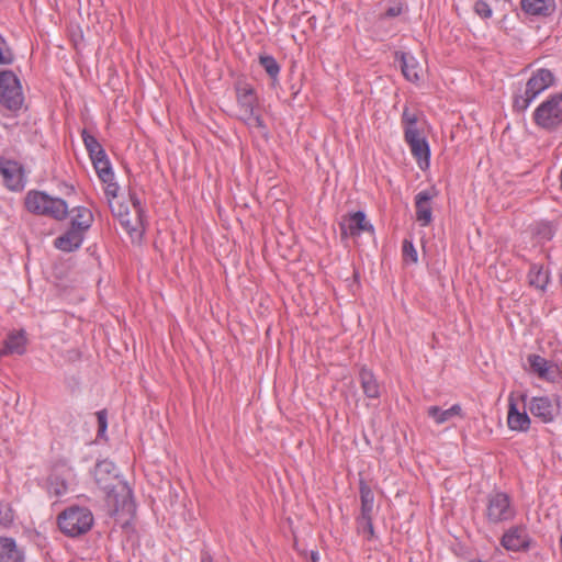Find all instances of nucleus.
<instances>
[{"label":"nucleus","instance_id":"ea45409f","mask_svg":"<svg viewBox=\"0 0 562 562\" xmlns=\"http://www.w3.org/2000/svg\"><path fill=\"white\" fill-rule=\"evenodd\" d=\"M131 196V201H132V204H133V211L137 214L140 215V217L143 218V215H144V211L140 206V201L139 199L135 195V194H130Z\"/></svg>","mask_w":562,"mask_h":562},{"label":"nucleus","instance_id":"2f4dec72","mask_svg":"<svg viewBox=\"0 0 562 562\" xmlns=\"http://www.w3.org/2000/svg\"><path fill=\"white\" fill-rule=\"evenodd\" d=\"M14 519L13 509L10 504L0 502V525L9 527Z\"/></svg>","mask_w":562,"mask_h":562},{"label":"nucleus","instance_id":"7ed1b4c3","mask_svg":"<svg viewBox=\"0 0 562 562\" xmlns=\"http://www.w3.org/2000/svg\"><path fill=\"white\" fill-rule=\"evenodd\" d=\"M26 209L36 214L47 215L55 220H64L68 214L67 203L43 192H30L25 199Z\"/></svg>","mask_w":562,"mask_h":562},{"label":"nucleus","instance_id":"f03ea898","mask_svg":"<svg viewBox=\"0 0 562 562\" xmlns=\"http://www.w3.org/2000/svg\"><path fill=\"white\" fill-rule=\"evenodd\" d=\"M57 524L65 536L75 538L90 531L94 517L89 508L72 505L57 516Z\"/></svg>","mask_w":562,"mask_h":562},{"label":"nucleus","instance_id":"0eeeda50","mask_svg":"<svg viewBox=\"0 0 562 562\" xmlns=\"http://www.w3.org/2000/svg\"><path fill=\"white\" fill-rule=\"evenodd\" d=\"M535 123L544 130H554L562 123V93L551 95L533 112Z\"/></svg>","mask_w":562,"mask_h":562},{"label":"nucleus","instance_id":"412c9836","mask_svg":"<svg viewBox=\"0 0 562 562\" xmlns=\"http://www.w3.org/2000/svg\"><path fill=\"white\" fill-rule=\"evenodd\" d=\"M26 338L24 331L11 333L4 341L2 353L7 355H23L26 350Z\"/></svg>","mask_w":562,"mask_h":562},{"label":"nucleus","instance_id":"a878e982","mask_svg":"<svg viewBox=\"0 0 562 562\" xmlns=\"http://www.w3.org/2000/svg\"><path fill=\"white\" fill-rule=\"evenodd\" d=\"M530 285L539 290H544L549 282V274L541 267L532 266L528 273Z\"/></svg>","mask_w":562,"mask_h":562},{"label":"nucleus","instance_id":"a19ab883","mask_svg":"<svg viewBox=\"0 0 562 562\" xmlns=\"http://www.w3.org/2000/svg\"><path fill=\"white\" fill-rule=\"evenodd\" d=\"M403 9H402V5L398 4V5H394V7H391L386 10L385 12V16L387 18H395V16H398L401 13H402Z\"/></svg>","mask_w":562,"mask_h":562},{"label":"nucleus","instance_id":"2eb2a0df","mask_svg":"<svg viewBox=\"0 0 562 562\" xmlns=\"http://www.w3.org/2000/svg\"><path fill=\"white\" fill-rule=\"evenodd\" d=\"M435 196L434 190L420 191L415 196L416 220L422 226H428L432 221L431 200Z\"/></svg>","mask_w":562,"mask_h":562},{"label":"nucleus","instance_id":"bb28decb","mask_svg":"<svg viewBox=\"0 0 562 562\" xmlns=\"http://www.w3.org/2000/svg\"><path fill=\"white\" fill-rule=\"evenodd\" d=\"M529 364L531 370L541 379H549L551 366L549 362L538 355L529 356Z\"/></svg>","mask_w":562,"mask_h":562},{"label":"nucleus","instance_id":"f704fd0d","mask_svg":"<svg viewBox=\"0 0 562 562\" xmlns=\"http://www.w3.org/2000/svg\"><path fill=\"white\" fill-rule=\"evenodd\" d=\"M241 119L246 122V124L249 127H256V128H265L266 127L261 116L256 111H254L251 114L243 115Z\"/></svg>","mask_w":562,"mask_h":562},{"label":"nucleus","instance_id":"4c0bfd02","mask_svg":"<svg viewBox=\"0 0 562 562\" xmlns=\"http://www.w3.org/2000/svg\"><path fill=\"white\" fill-rule=\"evenodd\" d=\"M103 183L105 184V195L108 198V202H114L113 200L117 196L119 184L114 181V179Z\"/></svg>","mask_w":562,"mask_h":562},{"label":"nucleus","instance_id":"f257e3e1","mask_svg":"<svg viewBox=\"0 0 562 562\" xmlns=\"http://www.w3.org/2000/svg\"><path fill=\"white\" fill-rule=\"evenodd\" d=\"M97 485L106 494L108 501L113 503L115 510L125 509L131 505L132 491L116 473L113 462L102 460L93 471Z\"/></svg>","mask_w":562,"mask_h":562},{"label":"nucleus","instance_id":"58836bf2","mask_svg":"<svg viewBox=\"0 0 562 562\" xmlns=\"http://www.w3.org/2000/svg\"><path fill=\"white\" fill-rule=\"evenodd\" d=\"M97 419H98V432H99V435H101L102 432H104L106 430V427H108L106 412L104 409L97 412Z\"/></svg>","mask_w":562,"mask_h":562},{"label":"nucleus","instance_id":"39448f33","mask_svg":"<svg viewBox=\"0 0 562 562\" xmlns=\"http://www.w3.org/2000/svg\"><path fill=\"white\" fill-rule=\"evenodd\" d=\"M554 76L549 69H538L526 83L524 94L517 95L514 100V108L517 111H525L530 103L546 89L552 86Z\"/></svg>","mask_w":562,"mask_h":562},{"label":"nucleus","instance_id":"cd10ccee","mask_svg":"<svg viewBox=\"0 0 562 562\" xmlns=\"http://www.w3.org/2000/svg\"><path fill=\"white\" fill-rule=\"evenodd\" d=\"M99 179L102 182L114 179V173L110 164L109 158H98L97 161L92 162Z\"/></svg>","mask_w":562,"mask_h":562},{"label":"nucleus","instance_id":"a18cd8bd","mask_svg":"<svg viewBox=\"0 0 562 562\" xmlns=\"http://www.w3.org/2000/svg\"><path fill=\"white\" fill-rule=\"evenodd\" d=\"M317 560H318L317 552L312 551V553H311V562H317Z\"/></svg>","mask_w":562,"mask_h":562},{"label":"nucleus","instance_id":"f8f14e48","mask_svg":"<svg viewBox=\"0 0 562 562\" xmlns=\"http://www.w3.org/2000/svg\"><path fill=\"white\" fill-rule=\"evenodd\" d=\"M531 539L527 529L522 526L510 527L502 537L501 544L507 551H526L530 547Z\"/></svg>","mask_w":562,"mask_h":562},{"label":"nucleus","instance_id":"f3484780","mask_svg":"<svg viewBox=\"0 0 562 562\" xmlns=\"http://www.w3.org/2000/svg\"><path fill=\"white\" fill-rule=\"evenodd\" d=\"M83 236L85 233L70 226L68 231L55 239L54 245L59 250L70 252L81 246Z\"/></svg>","mask_w":562,"mask_h":562},{"label":"nucleus","instance_id":"c756f323","mask_svg":"<svg viewBox=\"0 0 562 562\" xmlns=\"http://www.w3.org/2000/svg\"><path fill=\"white\" fill-rule=\"evenodd\" d=\"M402 123L404 125V134L407 133L409 130L413 133L420 132L417 127V123H418L417 113L409 111L407 108L404 109V111H403Z\"/></svg>","mask_w":562,"mask_h":562},{"label":"nucleus","instance_id":"9d476101","mask_svg":"<svg viewBox=\"0 0 562 562\" xmlns=\"http://www.w3.org/2000/svg\"><path fill=\"white\" fill-rule=\"evenodd\" d=\"M341 237L348 236L358 237L362 233L373 234L374 228L372 224L367 220L366 214L362 211H357L352 214L346 215L340 222Z\"/></svg>","mask_w":562,"mask_h":562},{"label":"nucleus","instance_id":"473e14b6","mask_svg":"<svg viewBox=\"0 0 562 562\" xmlns=\"http://www.w3.org/2000/svg\"><path fill=\"white\" fill-rule=\"evenodd\" d=\"M403 257L406 261L409 260L412 263H416L418 260L417 250L408 239H404L403 241Z\"/></svg>","mask_w":562,"mask_h":562},{"label":"nucleus","instance_id":"49530a36","mask_svg":"<svg viewBox=\"0 0 562 562\" xmlns=\"http://www.w3.org/2000/svg\"><path fill=\"white\" fill-rule=\"evenodd\" d=\"M3 356H8L7 353H2V349L0 350V358Z\"/></svg>","mask_w":562,"mask_h":562},{"label":"nucleus","instance_id":"37998d69","mask_svg":"<svg viewBox=\"0 0 562 562\" xmlns=\"http://www.w3.org/2000/svg\"><path fill=\"white\" fill-rule=\"evenodd\" d=\"M67 490V486L64 482L60 483V486H58L56 490H55V494L56 495H61L66 492Z\"/></svg>","mask_w":562,"mask_h":562},{"label":"nucleus","instance_id":"c9c22d12","mask_svg":"<svg viewBox=\"0 0 562 562\" xmlns=\"http://www.w3.org/2000/svg\"><path fill=\"white\" fill-rule=\"evenodd\" d=\"M82 140L89 154L95 151L101 144L97 140V138L90 135L86 130L82 132Z\"/></svg>","mask_w":562,"mask_h":562},{"label":"nucleus","instance_id":"4468645a","mask_svg":"<svg viewBox=\"0 0 562 562\" xmlns=\"http://www.w3.org/2000/svg\"><path fill=\"white\" fill-rule=\"evenodd\" d=\"M0 175L10 190L19 191L23 189V172L16 161L0 158Z\"/></svg>","mask_w":562,"mask_h":562},{"label":"nucleus","instance_id":"7c9ffc66","mask_svg":"<svg viewBox=\"0 0 562 562\" xmlns=\"http://www.w3.org/2000/svg\"><path fill=\"white\" fill-rule=\"evenodd\" d=\"M259 64L265 68V70L271 78L276 79L278 77L280 67L272 56H259Z\"/></svg>","mask_w":562,"mask_h":562},{"label":"nucleus","instance_id":"a211bd4d","mask_svg":"<svg viewBox=\"0 0 562 562\" xmlns=\"http://www.w3.org/2000/svg\"><path fill=\"white\" fill-rule=\"evenodd\" d=\"M358 378L364 395L368 398L378 400L381 395V386L373 372L363 367L360 369Z\"/></svg>","mask_w":562,"mask_h":562},{"label":"nucleus","instance_id":"79ce46f5","mask_svg":"<svg viewBox=\"0 0 562 562\" xmlns=\"http://www.w3.org/2000/svg\"><path fill=\"white\" fill-rule=\"evenodd\" d=\"M90 158H91V161L94 162L97 161L98 158H106V154H105V150L103 149V147H99L95 151H93L92 154H89Z\"/></svg>","mask_w":562,"mask_h":562},{"label":"nucleus","instance_id":"1a4fd4ad","mask_svg":"<svg viewBox=\"0 0 562 562\" xmlns=\"http://www.w3.org/2000/svg\"><path fill=\"white\" fill-rule=\"evenodd\" d=\"M112 214L119 218L123 228L132 236L133 234L142 235L144 231L143 218L134 211L131 212L128 206L120 202L110 201Z\"/></svg>","mask_w":562,"mask_h":562},{"label":"nucleus","instance_id":"e433bc0d","mask_svg":"<svg viewBox=\"0 0 562 562\" xmlns=\"http://www.w3.org/2000/svg\"><path fill=\"white\" fill-rule=\"evenodd\" d=\"M474 11L477 15H480L483 19L491 18L492 15V10L490 5L483 0H479L475 2Z\"/></svg>","mask_w":562,"mask_h":562},{"label":"nucleus","instance_id":"5701e85b","mask_svg":"<svg viewBox=\"0 0 562 562\" xmlns=\"http://www.w3.org/2000/svg\"><path fill=\"white\" fill-rule=\"evenodd\" d=\"M74 216L71 220V227L80 229L86 233L93 222V215L90 210L85 206H78L72 210Z\"/></svg>","mask_w":562,"mask_h":562},{"label":"nucleus","instance_id":"ddd939ff","mask_svg":"<svg viewBox=\"0 0 562 562\" xmlns=\"http://www.w3.org/2000/svg\"><path fill=\"white\" fill-rule=\"evenodd\" d=\"M530 413L542 423H551L559 414V406L548 396L532 397L529 402Z\"/></svg>","mask_w":562,"mask_h":562},{"label":"nucleus","instance_id":"b1692460","mask_svg":"<svg viewBox=\"0 0 562 562\" xmlns=\"http://www.w3.org/2000/svg\"><path fill=\"white\" fill-rule=\"evenodd\" d=\"M359 493L361 501V509L359 516H373L374 493L371 487L362 480L360 481Z\"/></svg>","mask_w":562,"mask_h":562},{"label":"nucleus","instance_id":"9b49d317","mask_svg":"<svg viewBox=\"0 0 562 562\" xmlns=\"http://www.w3.org/2000/svg\"><path fill=\"white\" fill-rule=\"evenodd\" d=\"M405 142L408 144L412 155L416 158L418 166L425 169L429 166L430 149L428 142L420 132L413 133L411 130L405 133Z\"/></svg>","mask_w":562,"mask_h":562},{"label":"nucleus","instance_id":"72a5a7b5","mask_svg":"<svg viewBox=\"0 0 562 562\" xmlns=\"http://www.w3.org/2000/svg\"><path fill=\"white\" fill-rule=\"evenodd\" d=\"M13 61V54L5 40L0 35V65H9Z\"/></svg>","mask_w":562,"mask_h":562},{"label":"nucleus","instance_id":"6e6552de","mask_svg":"<svg viewBox=\"0 0 562 562\" xmlns=\"http://www.w3.org/2000/svg\"><path fill=\"white\" fill-rule=\"evenodd\" d=\"M527 394L521 393L516 396L510 393L508 397L507 425L512 430L527 431L530 428V418L526 412Z\"/></svg>","mask_w":562,"mask_h":562},{"label":"nucleus","instance_id":"aec40b11","mask_svg":"<svg viewBox=\"0 0 562 562\" xmlns=\"http://www.w3.org/2000/svg\"><path fill=\"white\" fill-rule=\"evenodd\" d=\"M23 553L12 538L0 537V562H21Z\"/></svg>","mask_w":562,"mask_h":562},{"label":"nucleus","instance_id":"c03bdc74","mask_svg":"<svg viewBox=\"0 0 562 562\" xmlns=\"http://www.w3.org/2000/svg\"><path fill=\"white\" fill-rule=\"evenodd\" d=\"M201 562H213V560L212 557L207 552H205L201 557Z\"/></svg>","mask_w":562,"mask_h":562},{"label":"nucleus","instance_id":"20e7f679","mask_svg":"<svg viewBox=\"0 0 562 562\" xmlns=\"http://www.w3.org/2000/svg\"><path fill=\"white\" fill-rule=\"evenodd\" d=\"M516 509L508 494L504 492L490 493L485 502L484 517L491 525L512 520Z\"/></svg>","mask_w":562,"mask_h":562},{"label":"nucleus","instance_id":"393cba45","mask_svg":"<svg viewBox=\"0 0 562 562\" xmlns=\"http://www.w3.org/2000/svg\"><path fill=\"white\" fill-rule=\"evenodd\" d=\"M237 101L240 108L241 116L245 114H251L254 111H256L257 98L251 88L246 87L238 89Z\"/></svg>","mask_w":562,"mask_h":562},{"label":"nucleus","instance_id":"4be33fe9","mask_svg":"<svg viewBox=\"0 0 562 562\" xmlns=\"http://www.w3.org/2000/svg\"><path fill=\"white\" fill-rule=\"evenodd\" d=\"M427 414L436 424L441 425L454 416H462V408L459 404H454L448 409H441L439 406H430Z\"/></svg>","mask_w":562,"mask_h":562},{"label":"nucleus","instance_id":"423d86ee","mask_svg":"<svg viewBox=\"0 0 562 562\" xmlns=\"http://www.w3.org/2000/svg\"><path fill=\"white\" fill-rule=\"evenodd\" d=\"M24 101L20 80L11 70H0V104L10 111L21 109Z\"/></svg>","mask_w":562,"mask_h":562},{"label":"nucleus","instance_id":"dca6fc26","mask_svg":"<svg viewBox=\"0 0 562 562\" xmlns=\"http://www.w3.org/2000/svg\"><path fill=\"white\" fill-rule=\"evenodd\" d=\"M395 59L400 61L402 74L408 81H419L423 69L418 60L412 54L396 52Z\"/></svg>","mask_w":562,"mask_h":562},{"label":"nucleus","instance_id":"c85d7f7f","mask_svg":"<svg viewBox=\"0 0 562 562\" xmlns=\"http://www.w3.org/2000/svg\"><path fill=\"white\" fill-rule=\"evenodd\" d=\"M373 516H358L357 517V531L362 535L367 540L374 538V528L372 524Z\"/></svg>","mask_w":562,"mask_h":562},{"label":"nucleus","instance_id":"6ab92c4d","mask_svg":"<svg viewBox=\"0 0 562 562\" xmlns=\"http://www.w3.org/2000/svg\"><path fill=\"white\" fill-rule=\"evenodd\" d=\"M522 10L531 15H550L555 9L554 0H521Z\"/></svg>","mask_w":562,"mask_h":562}]
</instances>
